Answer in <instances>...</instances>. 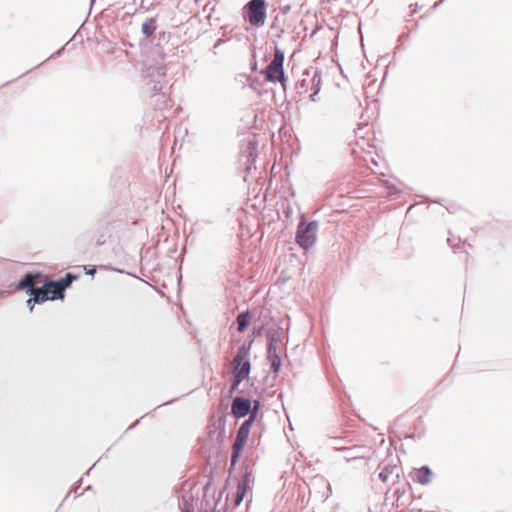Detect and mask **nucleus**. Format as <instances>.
I'll list each match as a JSON object with an SVG mask.
<instances>
[{
    "mask_svg": "<svg viewBox=\"0 0 512 512\" xmlns=\"http://www.w3.org/2000/svg\"><path fill=\"white\" fill-rule=\"evenodd\" d=\"M268 3L266 0H249L242 8V17L251 26H264L267 18Z\"/></svg>",
    "mask_w": 512,
    "mask_h": 512,
    "instance_id": "1",
    "label": "nucleus"
},
{
    "mask_svg": "<svg viewBox=\"0 0 512 512\" xmlns=\"http://www.w3.org/2000/svg\"><path fill=\"white\" fill-rule=\"evenodd\" d=\"M318 228V221H306L305 218L302 217L295 234L296 244L303 250H309L316 242Z\"/></svg>",
    "mask_w": 512,
    "mask_h": 512,
    "instance_id": "2",
    "label": "nucleus"
},
{
    "mask_svg": "<svg viewBox=\"0 0 512 512\" xmlns=\"http://www.w3.org/2000/svg\"><path fill=\"white\" fill-rule=\"evenodd\" d=\"M285 55L284 52L278 47L275 48L274 57L267 67L262 71L264 78L267 82L276 83L280 82L285 89V72L284 63Z\"/></svg>",
    "mask_w": 512,
    "mask_h": 512,
    "instance_id": "3",
    "label": "nucleus"
},
{
    "mask_svg": "<svg viewBox=\"0 0 512 512\" xmlns=\"http://www.w3.org/2000/svg\"><path fill=\"white\" fill-rule=\"evenodd\" d=\"M253 423L254 422L249 419H245L241 423V425L237 431L235 441L232 445V453H231V459H230L231 466H235L236 463L238 462V460L242 454V451L247 443L249 433H250Z\"/></svg>",
    "mask_w": 512,
    "mask_h": 512,
    "instance_id": "4",
    "label": "nucleus"
},
{
    "mask_svg": "<svg viewBox=\"0 0 512 512\" xmlns=\"http://www.w3.org/2000/svg\"><path fill=\"white\" fill-rule=\"evenodd\" d=\"M251 399L244 396H236L232 400L231 414L236 418H244L251 412Z\"/></svg>",
    "mask_w": 512,
    "mask_h": 512,
    "instance_id": "5",
    "label": "nucleus"
},
{
    "mask_svg": "<svg viewBox=\"0 0 512 512\" xmlns=\"http://www.w3.org/2000/svg\"><path fill=\"white\" fill-rule=\"evenodd\" d=\"M251 371V364L245 363L239 368H232L233 379L229 389V395H233L238 391L240 384L248 379Z\"/></svg>",
    "mask_w": 512,
    "mask_h": 512,
    "instance_id": "6",
    "label": "nucleus"
},
{
    "mask_svg": "<svg viewBox=\"0 0 512 512\" xmlns=\"http://www.w3.org/2000/svg\"><path fill=\"white\" fill-rule=\"evenodd\" d=\"M257 156V143L249 140L241 150V161H243L247 171H250Z\"/></svg>",
    "mask_w": 512,
    "mask_h": 512,
    "instance_id": "7",
    "label": "nucleus"
},
{
    "mask_svg": "<svg viewBox=\"0 0 512 512\" xmlns=\"http://www.w3.org/2000/svg\"><path fill=\"white\" fill-rule=\"evenodd\" d=\"M252 341L243 343L237 350V353L232 361V368H239L241 365L248 363L251 364L249 359Z\"/></svg>",
    "mask_w": 512,
    "mask_h": 512,
    "instance_id": "8",
    "label": "nucleus"
},
{
    "mask_svg": "<svg viewBox=\"0 0 512 512\" xmlns=\"http://www.w3.org/2000/svg\"><path fill=\"white\" fill-rule=\"evenodd\" d=\"M334 448L338 451H343L345 452V456H344V459L349 462L351 460H356V459H360V458H363L364 457V450H365V447L364 446H360V445H353V446H350V447H345V446H334Z\"/></svg>",
    "mask_w": 512,
    "mask_h": 512,
    "instance_id": "9",
    "label": "nucleus"
},
{
    "mask_svg": "<svg viewBox=\"0 0 512 512\" xmlns=\"http://www.w3.org/2000/svg\"><path fill=\"white\" fill-rule=\"evenodd\" d=\"M45 284L49 291L51 301L64 299L65 289L58 280H47Z\"/></svg>",
    "mask_w": 512,
    "mask_h": 512,
    "instance_id": "10",
    "label": "nucleus"
},
{
    "mask_svg": "<svg viewBox=\"0 0 512 512\" xmlns=\"http://www.w3.org/2000/svg\"><path fill=\"white\" fill-rule=\"evenodd\" d=\"M157 17H148L141 24V33L144 39L152 40L157 31Z\"/></svg>",
    "mask_w": 512,
    "mask_h": 512,
    "instance_id": "11",
    "label": "nucleus"
},
{
    "mask_svg": "<svg viewBox=\"0 0 512 512\" xmlns=\"http://www.w3.org/2000/svg\"><path fill=\"white\" fill-rule=\"evenodd\" d=\"M40 276L39 272H28L26 273L16 284L17 290H24L28 295L33 291V289L36 287L33 283L34 279L36 277Z\"/></svg>",
    "mask_w": 512,
    "mask_h": 512,
    "instance_id": "12",
    "label": "nucleus"
},
{
    "mask_svg": "<svg viewBox=\"0 0 512 512\" xmlns=\"http://www.w3.org/2000/svg\"><path fill=\"white\" fill-rule=\"evenodd\" d=\"M250 477L251 475L248 472H245V474L238 482L235 496V505H239L243 501L249 488Z\"/></svg>",
    "mask_w": 512,
    "mask_h": 512,
    "instance_id": "13",
    "label": "nucleus"
},
{
    "mask_svg": "<svg viewBox=\"0 0 512 512\" xmlns=\"http://www.w3.org/2000/svg\"><path fill=\"white\" fill-rule=\"evenodd\" d=\"M29 296H32V301L37 304H43L47 300H50L49 291L47 289V286L45 282L40 287H35L33 291L29 294Z\"/></svg>",
    "mask_w": 512,
    "mask_h": 512,
    "instance_id": "14",
    "label": "nucleus"
},
{
    "mask_svg": "<svg viewBox=\"0 0 512 512\" xmlns=\"http://www.w3.org/2000/svg\"><path fill=\"white\" fill-rule=\"evenodd\" d=\"M400 471L401 469L396 464H387L379 473V478L381 481L387 482L390 476L395 475V481L393 482L395 484L400 479Z\"/></svg>",
    "mask_w": 512,
    "mask_h": 512,
    "instance_id": "15",
    "label": "nucleus"
},
{
    "mask_svg": "<svg viewBox=\"0 0 512 512\" xmlns=\"http://www.w3.org/2000/svg\"><path fill=\"white\" fill-rule=\"evenodd\" d=\"M252 319V314L249 310L243 311L238 314L236 318L237 331L243 333L247 330Z\"/></svg>",
    "mask_w": 512,
    "mask_h": 512,
    "instance_id": "16",
    "label": "nucleus"
},
{
    "mask_svg": "<svg viewBox=\"0 0 512 512\" xmlns=\"http://www.w3.org/2000/svg\"><path fill=\"white\" fill-rule=\"evenodd\" d=\"M414 472L416 474V478L414 480L421 485H427L431 482L430 477L432 475V471L428 466L424 465L419 469H414Z\"/></svg>",
    "mask_w": 512,
    "mask_h": 512,
    "instance_id": "17",
    "label": "nucleus"
},
{
    "mask_svg": "<svg viewBox=\"0 0 512 512\" xmlns=\"http://www.w3.org/2000/svg\"><path fill=\"white\" fill-rule=\"evenodd\" d=\"M266 337L268 339L267 349H272V348L277 349V345L281 341V335L279 333V328L268 329L266 332Z\"/></svg>",
    "mask_w": 512,
    "mask_h": 512,
    "instance_id": "18",
    "label": "nucleus"
},
{
    "mask_svg": "<svg viewBox=\"0 0 512 512\" xmlns=\"http://www.w3.org/2000/svg\"><path fill=\"white\" fill-rule=\"evenodd\" d=\"M157 76H158V80L155 82L152 90L155 92V93H160L163 89V86L165 84L164 82V77H165V67H158L157 68Z\"/></svg>",
    "mask_w": 512,
    "mask_h": 512,
    "instance_id": "19",
    "label": "nucleus"
},
{
    "mask_svg": "<svg viewBox=\"0 0 512 512\" xmlns=\"http://www.w3.org/2000/svg\"><path fill=\"white\" fill-rule=\"evenodd\" d=\"M250 407H251V412L248 414V418L247 419L255 422V420L258 417L259 410L261 408L260 400H258V399L251 400Z\"/></svg>",
    "mask_w": 512,
    "mask_h": 512,
    "instance_id": "20",
    "label": "nucleus"
},
{
    "mask_svg": "<svg viewBox=\"0 0 512 512\" xmlns=\"http://www.w3.org/2000/svg\"><path fill=\"white\" fill-rule=\"evenodd\" d=\"M76 279H78V275L68 272L65 274L64 277L58 279V281L61 283V285H63L64 289L66 290L68 287L71 286L72 282Z\"/></svg>",
    "mask_w": 512,
    "mask_h": 512,
    "instance_id": "21",
    "label": "nucleus"
},
{
    "mask_svg": "<svg viewBox=\"0 0 512 512\" xmlns=\"http://www.w3.org/2000/svg\"><path fill=\"white\" fill-rule=\"evenodd\" d=\"M312 82H313V85L316 87L315 91L310 95V99L315 102L316 101V96L318 94V92L320 91V76L318 75V73L316 72L312 78Z\"/></svg>",
    "mask_w": 512,
    "mask_h": 512,
    "instance_id": "22",
    "label": "nucleus"
},
{
    "mask_svg": "<svg viewBox=\"0 0 512 512\" xmlns=\"http://www.w3.org/2000/svg\"><path fill=\"white\" fill-rule=\"evenodd\" d=\"M267 359L270 363L277 362V360H281L279 354L277 353V349H267Z\"/></svg>",
    "mask_w": 512,
    "mask_h": 512,
    "instance_id": "23",
    "label": "nucleus"
},
{
    "mask_svg": "<svg viewBox=\"0 0 512 512\" xmlns=\"http://www.w3.org/2000/svg\"><path fill=\"white\" fill-rule=\"evenodd\" d=\"M277 22H278V19H277V18H276V19L274 18L273 22L271 23L270 29H271V30H275V29H277V34H276V36H277L278 38H281V37H282V34L284 33V30H283V28H281V27H279V26H278Z\"/></svg>",
    "mask_w": 512,
    "mask_h": 512,
    "instance_id": "24",
    "label": "nucleus"
},
{
    "mask_svg": "<svg viewBox=\"0 0 512 512\" xmlns=\"http://www.w3.org/2000/svg\"><path fill=\"white\" fill-rule=\"evenodd\" d=\"M180 508H181V512H192L193 511L192 504L186 499L182 500Z\"/></svg>",
    "mask_w": 512,
    "mask_h": 512,
    "instance_id": "25",
    "label": "nucleus"
},
{
    "mask_svg": "<svg viewBox=\"0 0 512 512\" xmlns=\"http://www.w3.org/2000/svg\"><path fill=\"white\" fill-rule=\"evenodd\" d=\"M281 368V360H277V362L270 363V371L274 374H277Z\"/></svg>",
    "mask_w": 512,
    "mask_h": 512,
    "instance_id": "26",
    "label": "nucleus"
},
{
    "mask_svg": "<svg viewBox=\"0 0 512 512\" xmlns=\"http://www.w3.org/2000/svg\"><path fill=\"white\" fill-rule=\"evenodd\" d=\"M404 494H405L404 488H396L393 493V495L397 501H399L404 496Z\"/></svg>",
    "mask_w": 512,
    "mask_h": 512,
    "instance_id": "27",
    "label": "nucleus"
},
{
    "mask_svg": "<svg viewBox=\"0 0 512 512\" xmlns=\"http://www.w3.org/2000/svg\"><path fill=\"white\" fill-rule=\"evenodd\" d=\"M170 37V34L169 33H166L165 31H160L158 33V40L159 41H162V40H168Z\"/></svg>",
    "mask_w": 512,
    "mask_h": 512,
    "instance_id": "28",
    "label": "nucleus"
},
{
    "mask_svg": "<svg viewBox=\"0 0 512 512\" xmlns=\"http://www.w3.org/2000/svg\"><path fill=\"white\" fill-rule=\"evenodd\" d=\"M86 274L88 275H94L96 273V267L95 266H85Z\"/></svg>",
    "mask_w": 512,
    "mask_h": 512,
    "instance_id": "29",
    "label": "nucleus"
},
{
    "mask_svg": "<svg viewBox=\"0 0 512 512\" xmlns=\"http://www.w3.org/2000/svg\"><path fill=\"white\" fill-rule=\"evenodd\" d=\"M26 304L29 308V311L32 312L33 311V308H34V305L36 303H34V301H32V296H30V298L26 301Z\"/></svg>",
    "mask_w": 512,
    "mask_h": 512,
    "instance_id": "30",
    "label": "nucleus"
},
{
    "mask_svg": "<svg viewBox=\"0 0 512 512\" xmlns=\"http://www.w3.org/2000/svg\"><path fill=\"white\" fill-rule=\"evenodd\" d=\"M63 50H64V47H63V48H61L60 50L56 51L55 53H53V54L50 56V58L55 59V58L59 57V56L61 55V53H62V51H63Z\"/></svg>",
    "mask_w": 512,
    "mask_h": 512,
    "instance_id": "31",
    "label": "nucleus"
},
{
    "mask_svg": "<svg viewBox=\"0 0 512 512\" xmlns=\"http://www.w3.org/2000/svg\"><path fill=\"white\" fill-rule=\"evenodd\" d=\"M263 328H264V325H261V326L259 327V329H256V327H254V334H255L256 336H260V335L262 334V330H263Z\"/></svg>",
    "mask_w": 512,
    "mask_h": 512,
    "instance_id": "32",
    "label": "nucleus"
},
{
    "mask_svg": "<svg viewBox=\"0 0 512 512\" xmlns=\"http://www.w3.org/2000/svg\"><path fill=\"white\" fill-rule=\"evenodd\" d=\"M388 189H389V194H391V195L398 193V190L396 189L395 186H391Z\"/></svg>",
    "mask_w": 512,
    "mask_h": 512,
    "instance_id": "33",
    "label": "nucleus"
},
{
    "mask_svg": "<svg viewBox=\"0 0 512 512\" xmlns=\"http://www.w3.org/2000/svg\"><path fill=\"white\" fill-rule=\"evenodd\" d=\"M223 43V39H218L213 45V49H217Z\"/></svg>",
    "mask_w": 512,
    "mask_h": 512,
    "instance_id": "34",
    "label": "nucleus"
},
{
    "mask_svg": "<svg viewBox=\"0 0 512 512\" xmlns=\"http://www.w3.org/2000/svg\"><path fill=\"white\" fill-rule=\"evenodd\" d=\"M218 422H219V426H223V427H224V425H225V420H224V418H223V417L219 418Z\"/></svg>",
    "mask_w": 512,
    "mask_h": 512,
    "instance_id": "35",
    "label": "nucleus"
},
{
    "mask_svg": "<svg viewBox=\"0 0 512 512\" xmlns=\"http://www.w3.org/2000/svg\"><path fill=\"white\" fill-rule=\"evenodd\" d=\"M443 0L439 1V2H436L433 6V8L435 9L436 7H438L441 3H442Z\"/></svg>",
    "mask_w": 512,
    "mask_h": 512,
    "instance_id": "36",
    "label": "nucleus"
},
{
    "mask_svg": "<svg viewBox=\"0 0 512 512\" xmlns=\"http://www.w3.org/2000/svg\"><path fill=\"white\" fill-rule=\"evenodd\" d=\"M139 423V420H136V422L134 424H132L129 429H132L133 427H135L137 424Z\"/></svg>",
    "mask_w": 512,
    "mask_h": 512,
    "instance_id": "37",
    "label": "nucleus"
},
{
    "mask_svg": "<svg viewBox=\"0 0 512 512\" xmlns=\"http://www.w3.org/2000/svg\"><path fill=\"white\" fill-rule=\"evenodd\" d=\"M288 10H289V6L282 8L283 13H286Z\"/></svg>",
    "mask_w": 512,
    "mask_h": 512,
    "instance_id": "38",
    "label": "nucleus"
},
{
    "mask_svg": "<svg viewBox=\"0 0 512 512\" xmlns=\"http://www.w3.org/2000/svg\"><path fill=\"white\" fill-rule=\"evenodd\" d=\"M135 0H125V5L129 4V3H134Z\"/></svg>",
    "mask_w": 512,
    "mask_h": 512,
    "instance_id": "39",
    "label": "nucleus"
},
{
    "mask_svg": "<svg viewBox=\"0 0 512 512\" xmlns=\"http://www.w3.org/2000/svg\"><path fill=\"white\" fill-rule=\"evenodd\" d=\"M199 512H209L207 508L205 509H201ZM214 512H219V511H214Z\"/></svg>",
    "mask_w": 512,
    "mask_h": 512,
    "instance_id": "40",
    "label": "nucleus"
},
{
    "mask_svg": "<svg viewBox=\"0 0 512 512\" xmlns=\"http://www.w3.org/2000/svg\"><path fill=\"white\" fill-rule=\"evenodd\" d=\"M209 486H210V483H207V484L205 485L204 489H205V490H207V489L209 488Z\"/></svg>",
    "mask_w": 512,
    "mask_h": 512,
    "instance_id": "41",
    "label": "nucleus"
},
{
    "mask_svg": "<svg viewBox=\"0 0 512 512\" xmlns=\"http://www.w3.org/2000/svg\"><path fill=\"white\" fill-rule=\"evenodd\" d=\"M412 14L416 13V8L411 11Z\"/></svg>",
    "mask_w": 512,
    "mask_h": 512,
    "instance_id": "42",
    "label": "nucleus"
},
{
    "mask_svg": "<svg viewBox=\"0 0 512 512\" xmlns=\"http://www.w3.org/2000/svg\"><path fill=\"white\" fill-rule=\"evenodd\" d=\"M95 2V0H91V4H93Z\"/></svg>",
    "mask_w": 512,
    "mask_h": 512,
    "instance_id": "43",
    "label": "nucleus"
}]
</instances>
